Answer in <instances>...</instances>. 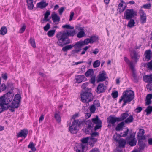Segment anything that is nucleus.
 Returning a JSON list of instances; mask_svg holds the SVG:
<instances>
[{
    "instance_id": "nucleus-23",
    "label": "nucleus",
    "mask_w": 152,
    "mask_h": 152,
    "mask_svg": "<svg viewBox=\"0 0 152 152\" xmlns=\"http://www.w3.org/2000/svg\"><path fill=\"white\" fill-rule=\"evenodd\" d=\"M20 102L14 99L12 103V104L10 107L12 108H17L19 107V104Z\"/></svg>"
},
{
    "instance_id": "nucleus-36",
    "label": "nucleus",
    "mask_w": 152,
    "mask_h": 152,
    "mask_svg": "<svg viewBox=\"0 0 152 152\" xmlns=\"http://www.w3.org/2000/svg\"><path fill=\"white\" fill-rule=\"evenodd\" d=\"M89 39L91 42V44H92L98 40L99 39V38L98 36H94L90 37Z\"/></svg>"
},
{
    "instance_id": "nucleus-52",
    "label": "nucleus",
    "mask_w": 152,
    "mask_h": 152,
    "mask_svg": "<svg viewBox=\"0 0 152 152\" xmlns=\"http://www.w3.org/2000/svg\"><path fill=\"white\" fill-rule=\"evenodd\" d=\"M95 107L96 106L97 107H100V105L99 101L98 100H95L93 104Z\"/></svg>"
},
{
    "instance_id": "nucleus-14",
    "label": "nucleus",
    "mask_w": 152,
    "mask_h": 152,
    "mask_svg": "<svg viewBox=\"0 0 152 152\" xmlns=\"http://www.w3.org/2000/svg\"><path fill=\"white\" fill-rule=\"evenodd\" d=\"M5 102L1 98H0V113L2 112L4 110H7L8 107H5L4 105H6Z\"/></svg>"
},
{
    "instance_id": "nucleus-33",
    "label": "nucleus",
    "mask_w": 152,
    "mask_h": 152,
    "mask_svg": "<svg viewBox=\"0 0 152 152\" xmlns=\"http://www.w3.org/2000/svg\"><path fill=\"white\" fill-rule=\"evenodd\" d=\"M7 32V29L5 26L2 27L0 30V34L4 35Z\"/></svg>"
},
{
    "instance_id": "nucleus-19",
    "label": "nucleus",
    "mask_w": 152,
    "mask_h": 152,
    "mask_svg": "<svg viewBox=\"0 0 152 152\" xmlns=\"http://www.w3.org/2000/svg\"><path fill=\"white\" fill-rule=\"evenodd\" d=\"M85 77L84 75H77L75 76L76 82L77 83L82 82L84 80Z\"/></svg>"
},
{
    "instance_id": "nucleus-25",
    "label": "nucleus",
    "mask_w": 152,
    "mask_h": 152,
    "mask_svg": "<svg viewBox=\"0 0 152 152\" xmlns=\"http://www.w3.org/2000/svg\"><path fill=\"white\" fill-rule=\"evenodd\" d=\"M27 3V6L28 9L30 10H32L33 9L34 5L33 4L34 1L33 0H26Z\"/></svg>"
},
{
    "instance_id": "nucleus-11",
    "label": "nucleus",
    "mask_w": 152,
    "mask_h": 152,
    "mask_svg": "<svg viewBox=\"0 0 152 152\" xmlns=\"http://www.w3.org/2000/svg\"><path fill=\"white\" fill-rule=\"evenodd\" d=\"M139 12L140 18V22L141 23L144 24L146 22V15L144 11L142 10H140Z\"/></svg>"
},
{
    "instance_id": "nucleus-43",
    "label": "nucleus",
    "mask_w": 152,
    "mask_h": 152,
    "mask_svg": "<svg viewBox=\"0 0 152 152\" xmlns=\"http://www.w3.org/2000/svg\"><path fill=\"white\" fill-rule=\"evenodd\" d=\"M81 42L83 46L88 45L89 43H91L89 38L86 39L83 41H81Z\"/></svg>"
},
{
    "instance_id": "nucleus-4",
    "label": "nucleus",
    "mask_w": 152,
    "mask_h": 152,
    "mask_svg": "<svg viewBox=\"0 0 152 152\" xmlns=\"http://www.w3.org/2000/svg\"><path fill=\"white\" fill-rule=\"evenodd\" d=\"M91 88H88V91H82L80 94L81 101L83 102H88L92 100L91 98L92 94L90 92Z\"/></svg>"
},
{
    "instance_id": "nucleus-34",
    "label": "nucleus",
    "mask_w": 152,
    "mask_h": 152,
    "mask_svg": "<svg viewBox=\"0 0 152 152\" xmlns=\"http://www.w3.org/2000/svg\"><path fill=\"white\" fill-rule=\"evenodd\" d=\"M139 56L138 53L135 51H134L133 52V56H132V58L134 59L136 62L139 59Z\"/></svg>"
},
{
    "instance_id": "nucleus-41",
    "label": "nucleus",
    "mask_w": 152,
    "mask_h": 152,
    "mask_svg": "<svg viewBox=\"0 0 152 152\" xmlns=\"http://www.w3.org/2000/svg\"><path fill=\"white\" fill-rule=\"evenodd\" d=\"M88 85V83L87 82L83 84L82 86V88L83 89L82 91H88V88H89L87 87Z\"/></svg>"
},
{
    "instance_id": "nucleus-32",
    "label": "nucleus",
    "mask_w": 152,
    "mask_h": 152,
    "mask_svg": "<svg viewBox=\"0 0 152 152\" xmlns=\"http://www.w3.org/2000/svg\"><path fill=\"white\" fill-rule=\"evenodd\" d=\"M130 20L129 21L127 26L130 28H132L135 26V22L134 20L132 19H129Z\"/></svg>"
},
{
    "instance_id": "nucleus-50",
    "label": "nucleus",
    "mask_w": 152,
    "mask_h": 152,
    "mask_svg": "<svg viewBox=\"0 0 152 152\" xmlns=\"http://www.w3.org/2000/svg\"><path fill=\"white\" fill-rule=\"evenodd\" d=\"M126 131H124V134H123L121 135L122 134V133H121V137H126L127 136L129 131V129L127 128H126Z\"/></svg>"
},
{
    "instance_id": "nucleus-62",
    "label": "nucleus",
    "mask_w": 152,
    "mask_h": 152,
    "mask_svg": "<svg viewBox=\"0 0 152 152\" xmlns=\"http://www.w3.org/2000/svg\"><path fill=\"white\" fill-rule=\"evenodd\" d=\"M50 24L48 23L44 27V29L45 31H48L50 28Z\"/></svg>"
},
{
    "instance_id": "nucleus-3",
    "label": "nucleus",
    "mask_w": 152,
    "mask_h": 152,
    "mask_svg": "<svg viewBox=\"0 0 152 152\" xmlns=\"http://www.w3.org/2000/svg\"><path fill=\"white\" fill-rule=\"evenodd\" d=\"M129 116L128 111L121 114L120 117H116L110 115L107 118V123L111 124L113 126H115L116 122H119L125 120Z\"/></svg>"
},
{
    "instance_id": "nucleus-9",
    "label": "nucleus",
    "mask_w": 152,
    "mask_h": 152,
    "mask_svg": "<svg viewBox=\"0 0 152 152\" xmlns=\"http://www.w3.org/2000/svg\"><path fill=\"white\" fill-rule=\"evenodd\" d=\"M92 120L95 124H96L94 128L95 131H96L101 127L102 122L101 121L99 118L98 116L96 115L95 118L92 119Z\"/></svg>"
},
{
    "instance_id": "nucleus-63",
    "label": "nucleus",
    "mask_w": 152,
    "mask_h": 152,
    "mask_svg": "<svg viewBox=\"0 0 152 152\" xmlns=\"http://www.w3.org/2000/svg\"><path fill=\"white\" fill-rule=\"evenodd\" d=\"M142 110L141 107H138L135 110V111L137 113H138L140 112Z\"/></svg>"
},
{
    "instance_id": "nucleus-45",
    "label": "nucleus",
    "mask_w": 152,
    "mask_h": 152,
    "mask_svg": "<svg viewBox=\"0 0 152 152\" xmlns=\"http://www.w3.org/2000/svg\"><path fill=\"white\" fill-rule=\"evenodd\" d=\"M100 64V61L99 60H97L95 61L93 63V67L94 68H96L99 67Z\"/></svg>"
},
{
    "instance_id": "nucleus-28",
    "label": "nucleus",
    "mask_w": 152,
    "mask_h": 152,
    "mask_svg": "<svg viewBox=\"0 0 152 152\" xmlns=\"http://www.w3.org/2000/svg\"><path fill=\"white\" fill-rule=\"evenodd\" d=\"M80 29L81 31L78 32L77 35V37L79 38H82L85 35L83 29L81 27H80Z\"/></svg>"
},
{
    "instance_id": "nucleus-13",
    "label": "nucleus",
    "mask_w": 152,
    "mask_h": 152,
    "mask_svg": "<svg viewBox=\"0 0 152 152\" xmlns=\"http://www.w3.org/2000/svg\"><path fill=\"white\" fill-rule=\"evenodd\" d=\"M106 86H104L103 83H100L99 84L96 88V92L98 94L104 92L106 89Z\"/></svg>"
},
{
    "instance_id": "nucleus-5",
    "label": "nucleus",
    "mask_w": 152,
    "mask_h": 152,
    "mask_svg": "<svg viewBox=\"0 0 152 152\" xmlns=\"http://www.w3.org/2000/svg\"><path fill=\"white\" fill-rule=\"evenodd\" d=\"M82 122L79 120H74L71 126L69 128V130L71 133L76 134L77 132V127L80 126Z\"/></svg>"
},
{
    "instance_id": "nucleus-46",
    "label": "nucleus",
    "mask_w": 152,
    "mask_h": 152,
    "mask_svg": "<svg viewBox=\"0 0 152 152\" xmlns=\"http://www.w3.org/2000/svg\"><path fill=\"white\" fill-rule=\"evenodd\" d=\"M30 42L31 45L33 48H35L36 47L35 42L34 39L31 38L30 40Z\"/></svg>"
},
{
    "instance_id": "nucleus-56",
    "label": "nucleus",
    "mask_w": 152,
    "mask_h": 152,
    "mask_svg": "<svg viewBox=\"0 0 152 152\" xmlns=\"http://www.w3.org/2000/svg\"><path fill=\"white\" fill-rule=\"evenodd\" d=\"M6 88L7 87L6 85L4 84L3 83L0 86V92L5 90Z\"/></svg>"
},
{
    "instance_id": "nucleus-39",
    "label": "nucleus",
    "mask_w": 152,
    "mask_h": 152,
    "mask_svg": "<svg viewBox=\"0 0 152 152\" xmlns=\"http://www.w3.org/2000/svg\"><path fill=\"white\" fill-rule=\"evenodd\" d=\"M151 51L150 50H146L145 52V54H146L145 58L146 59H148V60H150L151 59Z\"/></svg>"
},
{
    "instance_id": "nucleus-54",
    "label": "nucleus",
    "mask_w": 152,
    "mask_h": 152,
    "mask_svg": "<svg viewBox=\"0 0 152 152\" xmlns=\"http://www.w3.org/2000/svg\"><path fill=\"white\" fill-rule=\"evenodd\" d=\"M120 137H121V134H117L114 135L113 136V138L115 141L116 142H118L119 141V139Z\"/></svg>"
},
{
    "instance_id": "nucleus-40",
    "label": "nucleus",
    "mask_w": 152,
    "mask_h": 152,
    "mask_svg": "<svg viewBox=\"0 0 152 152\" xmlns=\"http://www.w3.org/2000/svg\"><path fill=\"white\" fill-rule=\"evenodd\" d=\"M145 111L146 112V115H148L151 114L152 112V106H148L145 110Z\"/></svg>"
},
{
    "instance_id": "nucleus-38",
    "label": "nucleus",
    "mask_w": 152,
    "mask_h": 152,
    "mask_svg": "<svg viewBox=\"0 0 152 152\" xmlns=\"http://www.w3.org/2000/svg\"><path fill=\"white\" fill-rule=\"evenodd\" d=\"M94 73L93 69H89L85 73V75L86 77H88L89 76L92 75Z\"/></svg>"
},
{
    "instance_id": "nucleus-10",
    "label": "nucleus",
    "mask_w": 152,
    "mask_h": 152,
    "mask_svg": "<svg viewBox=\"0 0 152 152\" xmlns=\"http://www.w3.org/2000/svg\"><path fill=\"white\" fill-rule=\"evenodd\" d=\"M145 131L143 129H140L137 133V138L138 140H145V137L144 135Z\"/></svg>"
},
{
    "instance_id": "nucleus-61",
    "label": "nucleus",
    "mask_w": 152,
    "mask_h": 152,
    "mask_svg": "<svg viewBox=\"0 0 152 152\" xmlns=\"http://www.w3.org/2000/svg\"><path fill=\"white\" fill-rule=\"evenodd\" d=\"M96 81V77L95 76H92L90 80V83L93 84H94Z\"/></svg>"
},
{
    "instance_id": "nucleus-22",
    "label": "nucleus",
    "mask_w": 152,
    "mask_h": 152,
    "mask_svg": "<svg viewBox=\"0 0 152 152\" xmlns=\"http://www.w3.org/2000/svg\"><path fill=\"white\" fill-rule=\"evenodd\" d=\"M48 4V3H46L45 2L42 1L37 3V7L43 9L45 8Z\"/></svg>"
},
{
    "instance_id": "nucleus-48",
    "label": "nucleus",
    "mask_w": 152,
    "mask_h": 152,
    "mask_svg": "<svg viewBox=\"0 0 152 152\" xmlns=\"http://www.w3.org/2000/svg\"><path fill=\"white\" fill-rule=\"evenodd\" d=\"M62 27L63 28H66L69 29H73L74 28V27L73 26H71L69 24H66L63 25L62 26Z\"/></svg>"
},
{
    "instance_id": "nucleus-21",
    "label": "nucleus",
    "mask_w": 152,
    "mask_h": 152,
    "mask_svg": "<svg viewBox=\"0 0 152 152\" xmlns=\"http://www.w3.org/2000/svg\"><path fill=\"white\" fill-rule=\"evenodd\" d=\"M50 14V11L48 10L44 14V18L42 21V23H44L45 22L49 21L50 20V19L48 18Z\"/></svg>"
},
{
    "instance_id": "nucleus-18",
    "label": "nucleus",
    "mask_w": 152,
    "mask_h": 152,
    "mask_svg": "<svg viewBox=\"0 0 152 152\" xmlns=\"http://www.w3.org/2000/svg\"><path fill=\"white\" fill-rule=\"evenodd\" d=\"M125 124L124 121H122L119 123L115 128V130L117 131L122 130Z\"/></svg>"
},
{
    "instance_id": "nucleus-27",
    "label": "nucleus",
    "mask_w": 152,
    "mask_h": 152,
    "mask_svg": "<svg viewBox=\"0 0 152 152\" xmlns=\"http://www.w3.org/2000/svg\"><path fill=\"white\" fill-rule=\"evenodd\" d=\"M134 118L133 115H130L124 121V123L129 124L133 121Z\"/></svg>"
},
{
    "instance_id": "nucleus-51",
    "label": "nucleus",
    "mask_w": 152,
    "mask_h": 152,
    "mask_svg": "<svg viewBox=\"0 0 152 152\" xmlns=\"http://www.w3.org/2000/svg\"><path fill=\"white\" fill-rule=\"evenodd\" d=\"M90 47V46H86L84 48H83V51H82L81 55H83L86 52L88 49Z\"/></svg>"
},
{
    "instance_id": "nucleus-55",
    "label": "nucleus",
    "mask_w": 152,
    "mask_h": 152,
    "mask_svg": "<svg viewBox=\"0 0 152 152\" xmlns=\"http://www.w3.org/2000/svg\"><path fill=\"white\" fill-rule=\"evenodd\" d=\"M96 108L92 104L90 107V111L92 113H94L96 110Z\"/></svg>"
},
{
    "instance_id": "nucleus-30",
    "label": "nucleus",
    "mask_w": 152,
    "mask_h": 152,
    "mask_svg": "<svg viewBox=\"0 0 152 152\" xmlns=\"http://www.w3.org/2000/svg\"><path fill=\"white\" fill-rule=\"evenodd\" d=\"M119 146L120 147H124L126 143V141L125 140L123 139H120L118 141Z\"/></svg>"
},
{
    "instance_id": "nucleus-53",
    "label": "nucleus",
    "mask_w": 152,
    "mask_h": 152,
    "mask_svg": "<svg viewBox=\"0 0 152 152\" xmlns=\"http://www.w3.org/2000/svg\"><path fill=\"white\" fill-rule=\"evenodd\" d=\"M21 98L20 95L19 94H16L15 96V100H17V101L19 102H20Z\"/></svg>"
},
{
    "instance_id": "nucleus-29",
    "label": "nucleus",
    "mask_w": 152,
    "mask_h": 152,
    "mask_svg": "<svg viewBox=\"0 0 152 152\" xmlns=\"http://www.w3.org/2000/svg\"><path fill=\"white\" fill-rule=\"evenodd\" d=\"M133 136V138L130 141H129L127 143L130 145L131 146H133L135 145L136 144L137 141L135 138Z\"/></svg>"
},
{
    "instance_id": "nucleus-42",
    "label": "nucleus",
    "mask_w": 152,
    "mask_h": 152,
    "mask_svg": "<svg viewBox=\"0 0 152 152\" xmlns=\"http://www.w3.org/2000/svg\"><path fill=\"white\" fill-rule=\"evenodd\" d=\"M93 129V128H90L87 127L85 129L84 131L87 134H91L92 132V130Z\"/></svg>"
},
{
    "instance_id": "nucleus-20",
    "label": "nucleus",
    "mask_w": 152,
    "mask_h": 152,
    "mask_svg": "<svg viewBox=\"0 0 152 152\" xmlns=\"http://www.w3.org/2000/svg\"><path fill=\"white\" fill-rule=\"evenodd\" d=\"M124 61L129 65V66L132 69V70H133V71L134 70V67L133 65V61L130 62V61L127 58L125 57L124 58Z\"/></svg>"
},
{
    "instance_id": "nucleus-58",
    "label": "nucleus",
    "mask_w": 152,
    "mask_h": 152,
    "mask_svg": "<svg viewBox=\"0 0 152 152\" xmlns=\"http://www.w3.org/2000/svg\"><path fill=\"white\" fill-rule=\"evenodd\" d=\"M111 94L113 98H115L118 97V91H115L113 92Z\"/></svg>"
},
{
    "instance_id": "nucleus-15",
    "label": "nucleus",
    "mask_w": 152,
    "mask_h": 152,
    "mask_svg": "<svg viewBox=\"0 0 152 152\" xmlns=\"http://www.w3.org/2000/svg\"><path fill=\"white\" fill-rule=\"evenodd\" d=\"M28 134V131L26 129H23L18 134L17 136L18 137H24L25 138Z\"/></svg>"
},
{
    "instance_id": "nucleus-7",
    "label": "nucleus",
    "mask_w": 152,
    "mask_h": 152,
    "mask_svg": "<svg viewBox=\"0 0 152 152\" xmlns=\"http://www.w3.org/2000/svg\"><path fill=\"white\" fill-rule=\"evenodd\" d=\"M14 95L11 92H9L1 96L2 98L5 102L6 105H7L13 99Z\"/></svg>"
},
{
    "instance_id": "nucleus-17",
    "label": "nucleus",
    "mask_w": 152,
    "mask_h": 152,
    "mask_svg": "<svg viewBox=\"0 0 152 152\" xmlns=\"http://www.w3.org/2000/svg\"><path fill=\"white\" fill-rule=\"evenodd\" d=\"M97 141V138L95 137H89V141L88 142V144L92 147L94 146V144Z\"/></svg>"
},
{
    "instance_id": "nucleus-37",
    "label": "nucleus",
    "mask_w": 152,
    "mask_h": 152,
    "mask_svg": "<svg viewBox=\"0 0 152 152\" xmlns=\"http://www.w3.org/2000/svg\"><path fill=\"white\" fill-rule=\"evenodd\" d=\"M73 47V45H69L64 47L62 49V50L65 52L67 50L72 49Z\"/></svg>"
},
{
    "instance_id": "nucleus-16",
    "label": "nucleus",
    "mask_w": 152,
    "mask_h": 152,
    "mask_svg": "<svg viewBox=\"0 0 152 152\" xmlns=\"http://www.w3.org/2000/svg\"><path fill=\"white\" fill-rule=\"evenodd\" d=\"M142 140H138V145L139 146L140 150H143L146 146L145 143Z\"/></svg>"
},
{
    "instance_id": "nucleus-44",
    "label": "nucleus",
    "mask_w": 152,
    "mask_h": 152,
    "mask_svg": "<svg viewBox=\"0 0 152 152\" xmlns=\"http://www.w3.org/2000/svg\"><path fill=\"white\" fill-rule=\"evenodd\" d=\"M55 31V30H50L48 32L47 34L49 37H52L53 36Z\"/></svg>"
},
{
    "instance_id": "nucleus-64",
    "label": "nucleus",
    "mask_w": 152,
    "mask_h": 152,
    "mask_svg": "<svg viewBox=\"0 0 152 152\" xmlns=\"http://www.w3.org/2000/svg\"><path fill=\"white\" fill-rule=\"evenodd\" d=\"M148 67L150 69H152V60L147 64Z\"/></svg>"
},
{
    "instance_id": "nucleus-60",
    "label": "nucleus",
    "mask_w": 152,
    "mask_h": 152,
    "mask_svg": "<svg viewBox=\"0 0 152 152\" xmlns=\"http://www.w3.org/2000/svg\"><path fill=\"white\" fill-rule=\"evenodd\" d=\"M26 28V26L25 24H23L22 27L19 30V33H23L25 30Z\"/></svg>"
},
{
    "instance_id": "nucleus-24",
    "label": "nucleus",
    "mask_w": 152,
    "mask_h": 152,
    "mask_svg": "<svg viewBox=\"0 0 152 152\" xmlns=\"http://www.w3.org/2000/svg\"><path fill=\"white\" fill-rule=\"evenodd\" d=\"M52 19L54 22H59L60 20V18L55 13L51 15Z\"/></svg>"
},
{
    "instance_id": "nucleus-31",
    "label": "nucleus",
    "mask_w": 152,
    "mask_h": 152,
    "mask_svg": "<svg viewBox=\"0 0 152 152\" xmlns=\"http://www.w3.org/2000/svg\"><path fill=\"white\" fill-rule=\"evenodd\" d=\"M28 148H30L31 150L35 152L36 151V149L35 147V144L33 143V142H31L28 145Z\"/></svg>"
},
{
    "instance_id": "nucleus-6",
    "label": "nucleus",
    "mask_w": 152,
    "mask_h": 152,
    "mask_svg": "<svg viewBox=\"0 0 152 152\" xmlns=\"http://www.w3.org/2000/svg\"><path fill=\"white\" fill-rule=\"evenodd\" d=\"M137 15V12L133 9H127L124 12V18L126 20L132 19Z\"/></svg>"
},
{
    "instance_id": "nucleus-47",
    "label": "nucleus",
    "mask_w": 152,
    "mask_h": 152,
    "mask_svg": "<svg viewBox=\"0 0 152 152\" xmlns=\"http://www.w3.org/2000/svg\"><path fill=\"white\" fill-rule=\"evenodd\" d=\"M89 139V137L83 138L81 140V141L83 143H87L88 142Z\"/></svg>"
},
{
    "instance_id": "nucleus-12",
    "label": "nucleus",
    "mask_w": 152,
    "mask_h": 152,
    "mask_svg": "<svg viewBox=\"0 0 152 152\" xmlns=\"http://www.w3.org/2000/svg\"><path fill=\"white\" fill-rule=\"evenodd\" d=\"M107 78L106 72L104 71H103L102 73H100L98 75L97 81V82H102L105 81Z\"/></svg>"
},
{
    "instance_id": "nucleus-49",
    "label": "nucleus",
    "mask_w": 152,
    "mask_h": 152,
    "mask_svg": "<svg viewBox=\"0 0 152 152\" xmlns=\"http://www.w3.org/2000/svg\"><path fill=\"white\" fill-rule=\"evenodd\" d=\"M55 118L58 122H60L61 121V118L60 115L57 113L55 115Z\"/></svg>"
},
{
    "instance_id": "nucleus-35",
    "label": "nucleus",
    "mask_w": 152,
    "mask_h": 152,
    "mask_svg": "<svg viewBox=\"0 0 152 152\" xmlns=\"http://www.w3.org/2000/svg\"><path fill=\"white\" fill-rule=\"evenodd\" d=\"M85 146L83 144H81L78 146V148L76 151L77 152H83V150Z\"/></svg>"
},
{
    "instance_id": "nucleus-2",
    "label": "nucleus",
    "mask_w": 152,
    "mask_h": 152,
    "mask_svg": "<svg viewBox=\"0 0 152 152\" xmlns=\"http://www.w3.org/2000/svg\"><path fill=\"white\" fill-rule=\"evenodd\" d=\"M134 93L132 90H126L124 91L122 96L119 100V102L120 103L123 100L124 103L122 107H124L127 103H129L134 99Z\"/></svg>"
},
{
    "instance_id": "nucleus-1",
    "label": "nucleus",
    "mask_w": 152,
    "mask_h": 152,
    "mask_svg": "<svg viewBox=\"0 0 152 152\" xmlns=\"http://www.w3.org/2000/svg\"><path fill=\"white\" fill-rule=\"evenodd\" d=\"M75 34V30H66L63 32H58L56 35V37L58 39V44L59 46L63 47L64 45L70 43L71 41L68 37H73Z\"/></svg>"
},
{
    "instance_id": "nucleus-57",
    "label": "nucleus",
    "mask_w": 152,
    "mask_h": 152,
    "mask_svg": "<svg viewBox=\"0 0 152 152\" xmlns=\"http://www.w3.org/2000/svg\"><path fill=\"white\" fill-rule=\"evenodd\" d=\"M91 137H98L99 136V134L97 132H94L91 133L90 134Z\"/></svg>"
},
{
    "instance_id": "nucleus-8",
    "label": "nucleus",
    "mask_w": 152,
    "mask_h": 152,
    "mask_svg": "<svg viewBox=\"0 0 152 152\" xmlns=\"http://www.w3.org/2000/svg\"><path fill=\"white\" fill-rule=\"evenodd\" d=\"M73 46L75 49L72 51V54H75L80 52L81 50L82 47L83 46L81 41H80L77 42L75 45H73Z\"/></svg>"
},
{
    "instance_id": "nucleus-59",
    "label": "nucleus",
    "mask_w": 152,
    "mask_h": 152,
    "mask_svg": "<svg viewBox=\"0 0 152 152\" xmlns=\"http://www.w3.org/2000/svg\"><path fill=\"white\" fill-rule=\"evenodd\" d=\"M151 5L150 3H149L147 4L144 5L142 7H143L144 8L146 9H150Z\"/></svg>"
},
{
    "instance_id": "nucleus-26",
    "label": "nucleus",
    "mask_w": 152,
    "mask_h": 152,
    "mask_svg": "<svg viewBox=\"0 0 152 152\" xmlns=\"http://www.w3.org/2000/svg\"><path fill=\"white\" fill-rule=\"evenodd\" d=\"M86 124L87 125V127L93 129L95 124L94 122L92 120L91 121L90 120L87 121L86 122Z\"/></svg>"
}]
</instances>
